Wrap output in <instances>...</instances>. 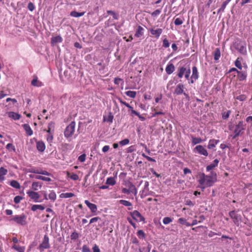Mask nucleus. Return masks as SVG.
<instances>
[{
  "label": "nucleus",
  "instance_id": "1",
  "mask_svg": "<svg viewBox=\"0 0 252 252\" xmlns=\"http://www.w3.org/2000/svg\"><path fill=\"white\" fill-rule=\"evenodd\" d=\"M199 176L198 181L202 191L207 187H212L217 181V174L213 171H211L210 174L208 175L201 173L199 174Z\"/></svg>",
  "mask_w": 252,
  "mask_h": 252
},
{
  "label": "nucleus",
  "instance_id": "2",
  "mask_svg": "<svg viewBox=\"0 0 252 252\" xmlns=\"http://www.w3.org/2000/svg\"><path fill=\"white\" fill-rule=\"evenodd\" d=\"M232 47L238 51L240 54L246 55L247 53L246 43L241 39L237 38L233 43Z\"/></svg>",
  "mask_w": 252,
  "mask_h": 252
},
{
  "label": "nucleus",
  "instance_id": "3",
  "mask_svg": "<svg viewBox=\"0 0 252 252\" xmlns=\"http://www.w3.org/2000/svg\"><path fill=\"white\" fill-rule=\"evenodd\" d=\"M228 128L230 130L233 131L234 133V136L232 137L233 139H235L236 137L241 135L245 130V126L243 121H240L235 126L232 125H229Z\"/></svg>",
  "mask_w": 252,
  "mask_h": 252
},
{
  "label": "nucleus",
  "instance_id": "4",
  "mask_svg": "<svg viewBox=\"0 0 252 252\" xmlns=\"http://www.w3.org/2000/svg\"><path fill=\"white\" fill-rule=\"evenodd\" d=\"M190 74V67L188 66H180L177 70V76L179 78H182L185 76V78L189 80Z\"/></svg>",
  "mask_w": 252,
  "mask_h": 252
},
{
  "label": "nucleus",
  "instance_id": "5",
  "mask_svg": "<svg viewBox=\"0 0 252 252\" xmlns=\"http://www.w3.org/2000/svg\"><path fill=\"white\" fill-rule=\"evenodd\" d=\"M27 216L24 214L21 215L13 216L10 219V220L14 221L17 224L21 225H25L27 224Z\"/></svg>",
  "mask_w": 252,
  "mask_h": 252
},
{
  "label": "nucleus",
  "instance_id": "6",
  "mask_svg": "<svg viewBox=\"0 0 252 252\" xmlns=\"http://www.w3.org/2000/svg\"><path fill=\"white\" fill-rule=\"evenodd\" d=\"M75 122L72 121L70 124L66 126L64 131V135L66 138L72 136L75 131Z\"/></svg>",
  "mask_w": 252,
  "mask_h": 252
},
{
  "label": "nucleus",
  "instance_id": "7",
  "mask_svg": "<svg viewBox=\"0 0 252 252\" xmlns=\"http://www.w3.org/2000/svg\"><path fill=\"white\" fill-rule=\"evenodd\" d=\"M50 248L49 239L47 235L44 236L42 243L39 245L38 249L41 252H42L44 249H49Z\"/></svg>",
  "mask_w": 252,
  "mask_h": 252
},
{
  "label": "nucleus",
  "instance_id": "8",
  "mask_svg": "<svg viewBox=\"0 0 252 252\" xmlns=\"http://www.w3.org/2000/svg\"><path fill=\"white\" fill-rule=\"evenodd\" d=\"M193 152L194 153H197L199 155L207 157L208 156V153L207 150L201 145H197L193 149Z\"/></svg>",
  "mask_w": 252,
  "mask_h": 252
},
{
  "label": "nucleus",
  "instance_id": "9",
  "mask_svg": "<svg viewBox=\"0 0 252 252\" xmlns=\"http://www.w3.org/2000/svg\"><path fill=\"white\" fill-rule=\"evenodd\" d=\"M130 215L133 219L136 221L141 222L145 220V218L137 210H134L130 213Z\"/></svg>",
  "mask_w": 252,
  "mask_h": 252
},
{
  "label": "nucleus",
  "instance_id": "10",
  "mask_svg": "<svg viewBox=\"0 0 252 252\" xmlns=\"http://www.w3.org/2000/svg\"><path fill=\"white\" fill-rule=\"evenodd\" d=\"M27 193L29 195V196L30 197L31 199L33 200L34 202H42V200H38L40 196L38 192H35L32 190H28L27 192Z\"/></svg>",
  "mask_w": 252,
  "mask_h": 252
},
{
  "label": "nucleus",
  "instance_id": "11",
  "mask_svg": "<svg viewBox=\"0 0 252 252\" xmlns=\"http://www.w3.org/2000/svg\"><path fill=\"white\" fill-rule=\"evenodd\" d=\"M184 85L182 83L178 84L174 90V94L176 95H180L184 93Z\"/></svg>",
  "mask_w": 252,
  "mask_h": 252
},
{
  "label": "nucleus",
  "instance_id": "12",
  "mask_svg": "<svg viewBox=\"0 0 252 252\" xmlns=\"http://www.w3.org/2000/svg\"><path fill=\"white\" fill-rule=\"evenodd\" d=\"M151 33L154 35L156 38L157 39L159 38L161 34L162 33V29L158 28L157 29H155L154 28H151L149 30Z\"/></svg>",
  "mask_w": 252,
  "mask_h": 252
},
{
  "label": "nucleus",
  "instance_id": "13",
  "mask_svg": "<svg viewBox=\"0 0 252 252\" xmlns=\"http://www.w3.org/2000/svg\"><path fill=\"white\" fill-rule=\"evenodd\" d=\"M84 202L92 213H94L97 211V208L95 204L90 203L87 200H85Z\"/></svg>",
  "mask_w": 252,
  "mask_h": 252
},
{
  "label": "nucleus",
  "instance_id": "14",
  "mask_svg": "<svg viewBox=\"0 0 252 252\" xmlns=\"http://www.w3.org/2000/svg\"><path fill=\"white\" fill-rule=\"evenodd\" d=\"M219 160L218 159H215L211 163L207 165L206 167V171L209 172L213 170L214 168L218 166Z\"/></svg>",
  "mask_w": 252,
  "mask_h": 252
},
{
  "label": "nucleus",
  "instance_id": "15",
  "mask_svg": "<svg viewBox=\"0 0 252 252\" xmlns=\"http://www.w3.org/2000/svg\"><path fill=\"white\" fill-rule=\"evenodd\" d=\"M219 140L211 139L209 140L207 148L209 149H213L216 147V146L219 143Z\"/></svg>",
  "mask_w": 252,
  "mask_h": 252
},
{
  "label": "nucleus",
  "instance_id": "16",
  "mask_svg": "<svg viewBox=\"0 0 252 252\" xmlns=\"http://www.w3.org/2000/svg\"><path fill=\"white\" fill-rule=\"evenodd\" d=\"M36 148L38 151L43 152L45 149V143L42 141H38L36 143Z\"/></svg>",
  "mask_w": 252,
  "mask_h": 252
},
{
  "label": "nucleus",
  "instance_id": "17",
  "mask_svg": "<svg viewBox=\"0 0 252 252\" xmlns=\"http://www.w3.org/2000/svg\"><path fill=\"white\" fill-rule=\"evenodd\" d=\"M158 106H157L153 109V110H152L153 113H152V116L153 117H155L157 116L158 115H165V113L163 112L161 109H160L161 111H158Z\"/></svg>",
  "mask_w": 252,
  "mask_h": 252
},
{
  "label": "nucleus",
  "instance_id": "18",
  "mask_svg": "<svg viewBox=\"0 0 252 252\" xmlns=\"http://www.w3.org/2000/svg\"><path fill=\"white\" fill-rule=\"evenodd\" d=\"M73 146L72 144L68 143H62L61 145V148L63 151H71L73 148Z\"/></svg>",
  "mask_w": 252,
  "mask_h": 252
},
{
  "label": "nucleus",
  "instance_id": "19",
  "mask_svg": "<svg viewBox=\"0 0 252 252\" xmlns=\"http://www.w3.org/2000/svg\"><path fill=\"white\" fill-rule=\"evenodd\" d=\"M22 126L24 128L28 136H31L32 135V134H33L32 130V129L31 127H30V125L29 124H24V125H23Z\"/></svg>",
  "mask_w": 252,
  "mask_h": 252
},
{
  "label": "nucleus",
  "instance_id": "20",
  "mask_svg": "<svg viewBox=\"0 0 252 252\" xmlns=\"http://www.w3.org/2000/svg\"><path fill=\"white\" fill-rule=\"evenodd\" d=\"M191 78H194L195 80H197L199 78L198 69L196 66H193L192 68V74Z\"/></svg>",
  "mask_w": 252,
  "mask_h": 252
},
{
  "label": "nucleus",
  "instance_id": "21",
  "mask_svg": "<svg viewBox=\"0 0 252 252\" xmlns=\"http://www.w3.org/2000/svg\"><path fill=\"white\" fill-rule=\"evenodd\" d=\"M44 131L47 133H54L55 123L53 122H50L48 125L47 129H44Z\"/></svg>",
  "mask_w": 252,
  "mask_h": 252
},
{
  "label": "nucleus",
  "instance_id": "22",
  "mask_svg": "<svg viewBox=\"0 0 252 252\" xmlns=\"http://www.w3.org/2000/svg\"><path fill=\"white\" fill-rule=\"evenodd\" d=\"M7 173V170L3 167L0 168V182L2 183L4 180L5 175Z\"/></svg>",
  "mask_w": 252,
  "mask_h": 252
},
{
  "label": "nucleus",
  "instance_id": "23",
  "mask_svg": "<svg viewBox=\"0 0 252 252\" xmlns=\"http://www.w3.org/2000/svg\"><path fill=\"white\" fill-rule=\"evenodd\" d=\"M63 41V38L60 35L53 36L51 38V42L52 45L58 43H61Z\"/></svg>",
  "mask_w": 252,
  "mask_h": 252
},
{
  "label": "nucleus",
  "instance_id": "24",
  "mask_svg": "<svg viewBox=\"0 0 252 252\" xmlns=\"http://www.w3.org/2000/svg\"><path fill=\"white\" fill-rule=\"evenodd\" d=\"M175 70V66L172 63L167 64L166 68L165 71L167 74H171Z\"/></svg>",
  "mask_w": 252,
  "mask_h": 252
},
{
  "label": "nucleus",
  "instance_id": "25",
  "mask_svg": "<svg viewBox=\"0 0 252 252\" xmlns=\"http://www.w3.org/2000/svg\"><path fill=\"white\" fill-rule=\"evenodd\" d=\"M31 84L35 87H41L43 85V83L39 81L37 79V77H35L33 80L32 81Z\"/></svg>",
  "mask_w": 252,
  "mask_h": 252
},
{
  "label": "nucleus",
  "instance_id": "26",
  "mask_svg": "<svg viewBox=\"0 0 252 252\" xmlns=\"http://www.w3.org/2000/svg\"><path fill=\"white\" fill-rule=\"evenodd\" d=\"M8 116L9 118H12L14 120H18L20 119L21 117L20 114L14 112H9L8 113Z\"/></svg>",
  "mask_w": 252,
  "mask_h": 252
},
{
  "label": "nucleus",
  "instance_id": "27",
  "mask_svg": "<svg viewBox=\"0 0 252 252\" xmlns=\"http://www.w3.org/2000/svg\"><path fill=\"white\" fill-rule=\"evenodd\" d=\"M231 0H226L225 1H224L222 3L220 7L218 9V12H217L218 14L220 13L221 12H223L224 11V9L226 7V5L229 3V2Z\"/></svg>",
  "mask_w": 252,
  "mask_h": 252
},
{
  "label": "nucleus",
  "instance_id": "28",
  "mask_svg": "<svg viewBox=\"0 0 252 252\" xmlns=\"http://www.w3.org/2000/svg\"><path fill=\"white\" fill-rule=\"evenodd\" d=\"M119 202L121 204H122L125 206L128 207V209L129 210H131L132 209V205L131 203L129 201L126 200H120L119 201Z\"/></svg>",
  "mask_w": 252,
  "mask_h": 252
},
{
  "label": "nucleus",
  "instance_id": "29",
  "mask_svg": "<svg viewBox=\"0 0 252 252\" xmlns=\"http://www.w3.org/2000/svg\"><path fill=\"white\" fill-rule=\"evenodd\" d=\"M238 78H239V80L242 81L246 80L247 74L246 72L245 71H239L238 72Z\"/></svg>",
  "mask_w": 252,
  "mask_h": 252
},
{
  "label": "nucleus",
  "instance_id": "30",
  "mask_svg": "<svg viewBox=\"0 0 252 252\" xmlns=\"http://www.w3.org/2000/svg\"><path fill=\"white\" fill-rule=\"evenodd\" d=\"M191 144L192 145H195L203 142L202 139L200 137H195L191 136Z\"/></svg>",
  "mask_w": 252,
  "mask_h": 252
},
{
  "label": "nucleus",
  "instance_id": "31",
  "mask_svg": "<svg viewBox=\"0 0 252 252\" xmlns=\"http://www.w3.org/2000/svg\"><path fill=\"white\" fill-rule=\"evenodd\" d=\"M229 215L231 218L234 220V222L236 223V221H237L239 219V216L236 213L235 211H230L229 213Z\"/></svg>",
  "mask_w": 252,
  "mask_h": 252
},
{
  "label": "nucleus",
  "instance_id": "32",
  "mask_svg": "<svg viewBox=\"0 0 252 252\" xmlns=\"http://www.w3.org/2000/svg\"><path fill=\"white\" fill-rule=\"evenodd\" d=\"M128 184V187H129V193H132L134 195H136L137 192L135 187L133 185V184H132L130 182H129Z\"/></svg>",
  "mask_w": 252,
  "mask_h": 252
},
{
  "label": "nucleus",
  "instance_id": "33",
  "mask_svg": "<svg viewBox=\"0 0 252 252\" xmlns=\"http://www.w3.org/2000/svg\"><path fill=\"white\" fill-rule=\"evenodd\" d=\"M42 187V183L38 182H34L32 185V188L33 190H37Z\"/></svg>",
  "mask_w": 252,
  "mask_h": 252
},
{
  "label": "nucleus",
  "instance_id": "34",
  "mask_svg": "<svg viewBox=\"0 0 252 252\" xmlns=\"http://www.w3.org/2000/svg\"><path fill=\"white\" fill-rule=\"evenodd\" d=\"M143 31L144 29L140 26H139L135 33V36L137 37H141L143 34Z\"/></svg>",
  "mask_w": 252,
  "mask_h": 252
},
{
  "label": "nucleus",
  "instance_id": "35",
  "mask_svg": "<svg viewBox=\"0 0 252 252\" xmlns=\"http://www.w3.org/2000/svg\"><path fill=\"white\" fill-rule=\"evenodd\" d=\"M12 249L16 250L18 252H25V247L20 246L17 245H14L11 247Z\"/></svg>",
  "mask_w": 252,
  "mask_h": 252
},
{
  "label": "nucleus",
  "instance_id": "36",
  "mask_svg": "<svg viewBox=\"0 0 252 252\" xmlns=\"http://www.w3.org/2000/svg\"><path fill=\"white\" fill-rule=\"evenodd\" d=\"M38 209L40 210H43L45 209V207L42 205L36 204L33 205L31 207V210L33 212L36 211Z\"/></svg>",
  "mask_w": 252,
  "mask_h": 252
},
{
  "label": "nucleus",
  "instance_id": "37",
  "mask_svg": "<svg viewBox=\"0 0 252 252\" xmlns=\"http://www.w3.org/2000/svg\"><path fill=\"white\" fill-rule=\"evenodd\" d=\"M85 12H78L76 11H72L70 12V15L74 17H79L83 16L85 14Z\"/></svg>",
  "mask_w": 252,
  "mask_h": 252
},
{
  "label": "nucleus",
  "instance_id": "38",
  "mask_svg": "<svg viewBox=\"0 0 252 252\" xmlns=\"http://www.w3.org/2000/svg\"><path fill=\"white\" fill-rule=\"evenodd\" d=\"M56 198L57 195L55 192L53 190L50 191V193L48 194V199L54 202L56 199Z\"/></svg>",
  "mask_w": 252,
  "mask_h": 252
},
{
  "label": "nucleus",
  "instance_id": "39",
  "mask_svg": "<svg viewBox=\"0 0 252 252\" xmlns=\"http://www.w3.org/2000/svg\"><path fill=\"white\" fill-rule=\"evenodd\" d=\"M214 60L216 61L219 60L220 58V51L219 48H217L215 50L214 53Z\"/></svg>",
  "mask_w": 252,
  "mask_h": 252
},
{
  "label": "nucleus",
  "instance_id": "40",
  "mask_svg": "<svg viewBox=\"0 0 252 252\" xmlns=\"http://www.w3.org/2000/svg\"><path fill=\"white\" fill-rule=\"evenodd\" d=\"M10 185L13 188H14L17 189H19L21 187L19 183L16 180H12L10 182Z\"/></svg>",
  "mask_w": 252,
  "mask_h": 252
},
{
  "label": "nucleus",
  "instance_id": "41",
  "mask_svg": "<svg viewBox=\"0 0 252 252\" xmlns=\"http://www.w3.org/2000/svg\"><path fill=\"white\" fill-rule=\"evenodd\" d=\"M178 221L182 225H185L187 226H190V223L187 222V220L185 218H180L178 219Z\"/></svg>",
  "mask_w": 252,
  "mask_h": 252
},
{
  "label": "nucleus",
  "instance_id": "42",
  "mask_svg": "<svg viewBox=\"0 0 252 252\" xmlns=\"http://www.w3.org/2000/svg\"><path fill=\"white\" fill-rule=\"evenodd\" d=\"M74 195V194L72 192H66L61 194L60 196L61 198H67L73 197Z\"/></svg>",
  "mask_w": 252,
  "mask_h": 252
},
{
  "label": "nucleus",
  "instance_id": "43",
  "mask_svg": "<svg viewBox=\"0 0 252 252\" xmlns=\"http://www.w3.org/2000/svg\"><path fill=\"white\" fill-rule=\"evenodd\" d=\"M54 133H47V134L46 135L47 141L50 144L53 142L54 138Z\"/></svg>",
  "mask_w": 252,
  "mask_h": 252
},
{
  "label": "nucleus",
  "instance_id": "44",
  "mask_svg": "<svg viewBox=\"0 0 252 252\" xmlns=\"http://www.w3.org/2000/svg\"><path fill=\"white\" fill-rule=\"evenodd\" d=\"M106 184L110 186H114L116 184V181L113 177H109L106 180Z\"/></svg>",
  "mask_w": 252,
  "mask_h": 252
},
{
  "label": "nucleus",
  "instance_id": "45",
  "mask_svg": "<svg viewBox=\"0 0 252 252\" xmlns=\"http://www.w3.org/2000/svg\"><path fill=\"white\" fill-rule=\"evenodd\" d=\"M36 179L41 180L42 181L50 182L51 181V179L49 177H46L44 176H40V175H36L34 177Z\"/></svg>",
  "mask_w": 252,
  "mask_h": 252
},
{
  "label": "nucleus",
  "instance_id": "46",
  "mask_svg": "<svg viewBox=\"0 0 252 252\" xmlns=\"http://www.w3.org/2000/svg\"><path fill=\"white\" fill-rule=\"evenodd\" d=\"M126 94L131 97V98H134L136 96V92L135 91H128L125 92Z\"/></svg>",
  "mask_w": 252,
  "mask_h": 252
},
{
  "label": "nucleus",
  "instance_id": "47",
  "mask_svg": "<svg viewBox=\"0 0 252 252\" xmlns=\"http://www.w3.org/2000/svg\"><path fill=\"white\" fill-rule=\"evenodd\" d=\"M6 148L7 150H8L9 151H13L15 152L16 149L15 148V146L11 143H8L6 146Z\"/></svg>",
  "mask_w": 252,
  "mask_h": 252
},
{
  "label": "nucleus",
  "instance_id": "48",
  "mask_svg": "<svg viewBox=\"0 0 252 252\" xmlns=\"http://www.w3.org/2000/svg\"><path fill=\"white\" fill-rule=\"evenodd\" d=\"M137 235L139 239H144L145 237V234L142 230H139L137 232Z\"/></svg>",
  "mask_w": 252,
  "mask_h": 252
},
{
  "label": "nucleus",
  "instance_id": "49",
  "mask_svg": "<svg viewBox=\"0 0 252 252\" xmlns=\"http://www.w3.org/2000/svg\"><path fill=\"white\" fill-rule=\"evenodd\" d=\"M173 220L170 217H166L163 219L162 221L163 224H168L172 221Z\"/></svg>",
  "mask_w": 252,
  "mask_h": 252
},
{
  "label": "nucleus",
  "instance_id": "50",
  "mask_svg": "<svg viewBox=\"0 0 252 252\" xmlns=\"http://www.w3.org/2000/svg\"><path fill=\"white\" fill-rule=\"evenodd\" d=\"M235 65L239 69H242V66L241 63V60L239 58H238L235 61Z\"/></svg>",
  "mask_w": 252,
  "mask_h": 252
},
{
  "label": "nucleus",
  "instance_id": "51",
  "mask_svg": "<svg viewBox=\"0 0 252 252\" xmlns=\"http://www.w3.org/2000/svg\"><path fill=\"white\" fill-rule=\"evenodd\" d=\"M107 13L108 14H111V15H112V16L114 19L117 20L119 18V15L118 14H116L115 12H114L113 11L108 10L107 11Z\"/></svg>",
  "mask_w": 252,
  "mask_h": 252
},
{
  "label": "nucleus",
  "instance_id": "52",
  "mask_svg": "<svg viewBox=\"0 0 252 252\" xmlns=\"http://www.w3.org/2000/svg\"><path fill=\"white\" fill-rule=\"evenodd\" d=\"M183 20L182 19L179 18H177L175 19V20L174 21V24L176 26L181 25L183 24Z\"/></svg>",
  "mask_w": 252,
  "mask_h": 252
},
{
  "label": "nucleus",
  "instance_id": "53",
  "mask_svg": "<svg viewBox=\"0 0 252 252\" xmlns=\"http://www.w3.org/2000/svg\"><path fill=\"white\" fill-rule=\"evenodd\" d=\"M23 199V197L21 196L17 195L14 198V202L16 204H18Z\"/></svg>",
  "mask_w": 252,
  "mask_h": 252
},
{
  "label": "nucleus",
  "instance_id": "54",
  "mask_svg": "<svg viewBox=\"0 0 252 252\" xmlns=\"http://www.w3.org/2000/svg\"><path fill=\"white\" fill-rule=\"evenodd\" d=\"M79 237L78 233L76 232H73L70 235V238L71 240H75Z\"/></svg>",
  "mask_w": 252,
  "mask_h": 252
},
{
  "label": "nucleus",
  "instance_id": "55",
  "mask_svg": "<svg viewBox=\"0 0 252 252\" xmlns=\"http://www.w3.org/2000/svg\"><path fill=\"white\" fill-rule=\"evenodd\" d=\"M170 43L168 40L167 38H165L163 40L162 46L164 48H168L169 47Z\"/></svg>",
  "mask_w": 252,
  "mask_h": 252
},
{
  "label": "nucleus",
  "instance_id": "56",
  "mask_svg": "<svg viewBox=\"0 0 252 252\" xmlns=\"http://www.w3.org/2000/svg\"><path fill=\"white\" fill-rule=\"evenodd\" d=\"M113 118H114L113 116L112 115V114L111 113H110L107 117V119L105 120V117H104V120L106 121L107 122L111 123L113 122Z\"/></svg>",
  "mask_w": 252,
  "mask_h": 252
},
{
  "label": "nucleus",
  "instance_id": "57",
  "mask_svg": "<svg viewBox=\"0 0 252 252\" xmlns=\"http://www.w3.org/2000/svg\"><path fill=\"white\" fill-rule=\"evenodd\" d=\"M129 139L126 138V139H125L120 141L119 143L121 145L124 146V145L128 144L129 143Z\"/></svg>",
  "mask_w": 252,
  "mask_h": 252
},
{
  "label": "nucleus",
  "instance_id": "58",
  "mask_svg": "<svg viewBox=\"0 0 252 252\" xmlns=\"http://www.w3.org/2000/svg\"><path fill=\"white\" fill-rule=\"evenodd\" d=\"M82 252H91V250L88 246L84 245L83 246V247L82 248Z\"/></svg>",
  "mask_w": 252,
  "mask_h": 252
},
{
  "label": "nucleus",
  "instance_id": "59",
  "mask_svg": "<svg viewBox=\"0 0 252 252\" xmlns=\"http://www.w3.org/2000/svg\"><path fill=\"white\" fill-rule=\"evenodd\" d=\"M119 100L120 102L124 105H125L126 107L129 109H133V108L127 102L123 101L121 98H119Z\"/></svg>",
  "mask_w": 252,
  "mask_h": 252
},
{
  "label": "nucleus",
  "instance_id": "60",
  "mask_svg": "<svg viewBox=\"0 0 252 252\" xmlns=\"http://www.w3.org/2000/svg\"><path fill=\"white\" fill-rule=\"evenodd\" d=\"M86 154H83L78 157V160L81 162H84L86 160Z\"/></svg>",
  "mask_w": 252,
  "mask_h": 252
},
{
  "label": "nucleus",
  "instance_id": "61",
  "mask_svg": "<svg viewBox=\"0 0 252 252\" xmlns=\"http://www.w3.org/2000/svg\"><path fill=\"white\" fill-rule=\"evenodd\" d=\"M160 13H161V10L157 9L152 13L151 15L153 17H156V16H158V15H159Z\"/></svg>",
  "mask_w": 252,
  "mask_h": 252
},
{
  "label": "nucleus",
  "instance_id": "62",
  "mask_svg": "<svg viewBox=\"0 0 252 252\" xmlns=\"http://www.w3.org/2000/svg\"><path fill=\"white\" fill-rule=\"evenodd\" d=\"M246 96L244 94L240 95L236 97V99L239 100L240 101H244L246 99Z\"/></svg>",
  "mask_w": 252,
  "mask_h": 252
},
{
  "label": "nucleus",
  "instance_id": "63",
  "mask_svg": "<svg viewBox=\"0 0 252 252\" xmlns=\"http://www.w3.org/2000/svg\"><path fill=\"white\" fill-rule=\"evenodd\" d=\"M28 8L30 11H32L35 9V6L32 2H30L28 3Z\"/></svg>",
  "mask_w": 252,
  "mask_h": 252
},
{
  "label": "nucleus",
  "instance_id": "64",
  "mask_svg": "<svg viewBox=\"0 0 252 252\" xmlns=\"http://www.w3.org/2000/svg\"><path fill=\"white\" fill-rule=\"evenodd\" d=\"M93 252H100V249L97 245L94 244V247H93Z\"/></svg>",
  "mask_w": 252,
  "mask_h": 252
}]
</instances>
